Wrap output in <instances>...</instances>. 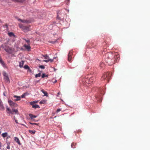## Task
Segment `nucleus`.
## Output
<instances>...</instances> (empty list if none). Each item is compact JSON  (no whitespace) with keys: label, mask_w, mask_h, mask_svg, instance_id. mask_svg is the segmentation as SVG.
Instances as JSON below:
<instances>
[{"label":"nucleus","mask_w":150,"mask_h":150,"mask_svg":"<svg viewBox=\"0 0 150 150\" xmlns=\"http://www.w3.org/2000/svg\"><path fill=\"white\" fill-rule=\"evenodd\" d=\"M61 110V109H57V112H59Z\"/></svg>","instance_id":"c9c22d12"},{"label":"nucleus","mask_w":150,"mask_h":150,"mask_svg":"<svg viewBox=\"0 0 150 150\" xmlns=\"http://www.w3.org/2000/svg\"><path fill=\"white\" fill-rule=\"evenodd\" d=\"M9 113H11V114H14V113H13V110H12V111H11L10 110V111L9 112Z\"/></svg>","instance_id":"72a5a7b5"},{"label":"nucleus","mask_w":150,"mask_h":150,"mask_svg":"<svg viewBox=\"0 0 150 150\" xmlns=\"http://www.w3.org/2000/svg\"><path fill=\"white\" fill-rule=\"evenodd\" d=\"M104 65L103 64V63H101L100 64V67H102L103 65Z\"/></svg>","instance_id":"37998d69"},{"label":"nucleus","mask_w":150,"mask_h":150,"mask_svg":"<svg viewBox=\"0 0 150 150\" xmlns=\"http://www.w3.org/2000/svg\"><path fill=\"white\" fill-rule=\"evenodd\" d=\"M18 21H20L23 23L27 24L30 23V21L27 20H22L20 18L18 19Z\"/></svg>","instance_id":"39448f33"},{"label":"nucleus","mask_w":150,"mask_h":150,"mask_svg":"<svg viewBox=\"0 0 150 150\" xmlns=\"http://www.w3.org/2000/svg\"><path fill=\"white\" fill-rule=\"evenodd\" d=\"M24 46L27 49L29 50L30 48V47L29 46V45H24Z\"/></svg>","instance_id":"a211bd4d"},{"label":"nucleus","mask_w":150,"mask_h":150,"mask_svg":"<svg viewBox=\"0 0 150 150\" xmlns=\"http://www.w3.org/2000/svg\"><path fill=\"white\" fill-rule=\"evenodd\" d=\"M24 40H25L26 42H27L28 43H29L30 42V40H26L25 39H24Z\"/></svg>","instance_id":"f704fd0d"},{"label":"nucleus","mask_w":150,"mask_h":150,"mask_svg":"<svg viewBox=\"0 0 150 150\" xmlns=\"http://www.w3.org/2000/svg\"><path fill=\"white\" fill-rule=\"evenodd\" d=\"M49 61H50L51 62H52L53 61V59H49Z\"/></svg>","instance_id":"58836bf2"},{"label":"nucleus","mask_w":150,"mask_h":150,"mask_svg":"<svg viewBox=\"0 0 150 150\" xmlns=\"http://www.w3.org/2000/svg\"><path fill=\"white\" fill-rule=\"evenodd\" d=\"M29 115L31 119H33L34 118H35L37 117L36 116L32 114H30Z\"/></svg>","instance_id":"4468645a"},{"label":"nucleus","mask_w":150,"mask_h":150,"mask_svg":"<svg viewBox=\"0 0 150 150\" xmlns=\"http://www.w3.org/2000/svg\"><path fill=\"white\" fill-rule=\"evenodd\" d=\"M14 140L19 145H21V143H20L19 139L18 137H15L14 138Z\"/></svg>","instance_id":"1a4fd4ad"},{"label":"nucleus","mask_w":150,"mask_h":150,"mask_svg":"<svg viewBox=\"0 0 150 150\" xmlns=\"http://www.w3.org/2000/svg\"><path fill=\"white\" fill-rule=\"evenodd\" d=\"M4 79L6 82L9 83H10V80L8 77V74L5 71H4L3 73Z\"/></svg>","instance_id":"20e7f679"},{"label":"nucleus","mask_w":150,"mask_h":150,"mask_svg":"<svg viewBox=\"0 0 150 150\" xmlns=\"http://www.w3.org/2000/svg\"><path fill=\"white\" fill-rule=\"evenodd\" d=\"M39 67L42 69H44L45 68V67L43 65H40L39 66Z\"/></svg>","instance_id":"c756f323"},{"label":"nucleus","mask_w":150,"mask_h":150,"mask_svg":"<svg viewBox=\"0 0 150 150\" xmlns=\"http://www.w3.org/2000/svg\"><path fill=\"white\" fill-rule=\"evenodd\" d=\"M8 35L10 37H12V36H13L14 37L15 36V35L12 32H11L8 33Z\"/></svg>","instance_id":"f3484780"},{"label":"nucleus","mask_w":150,"mask_h":150,"mask_svg":"<svg viewBox=\"0 0 150 150\" xmlns=\"http://www.w3.org/2000/svg\"><path fill=\"white\" fill-rule=\"evenodd\" d=\"M29 132L30 133L33 134H34L35 133V132H36V131L35 130H29Z\"/></svg>","instance_id":"aec40b11"},{"label":"nucleus","mask_w":150,"mask_h":150,"mask_svg":"<svg viewBox=\"0 0 150 150\" xmlns=\"http://www.w3.org/2000/svg\"><path fill=\"white\" fill-rule=\"evenodd\" d=\"M56 57H54V59H56Z\"/></svg>","instance_id":"09e8293b"},{"label":"nucleus","mask_w":150,"mask_h":150,"mask_svg":"<svg viewBox=\"0 0 150 150\" xmlns=\"http://www.w3.org/2000/svg\"><path fill=\"white\" fill-rule=\"evenodd\" d=\"M24 68L25 69H28L30 71V72L31 70L29 68V67L27 65H25L24 67Z\"/></svg>","instance_id":"412c9836"},{"label":"nucleus","mask_w":150,"mask_h":150,"mask_svg":"<svg viewBox=\"0 0 150 150\" xmlns=\"http://www.w3.org/2000/svg\"><path fill=\"white\" fill-rule=\"evenodd\" d=\"M57 82V80H55V81L54 82V83H55Z\"/></svg>","instance_id":"a18cd8bd"},{"label":"nucleus","mask_w":150,"mask_h":150,"mask_svg":"<svg viewBox=\"0 0 150 150\" xmlns=\"http://www.w3.org/2000/svg\"><path fill=\"white\" fill-rule=\"evenodd\" d=\"M6 148L7 149H10V146H7Z\"/></svg>","instance_id":"a19ab883"},{"label":"nucleus","mask_w":150,"mask_h":150,"mask_svg":"<svg viewBox=\"0 0 150 150\" xmlns=\"http://www.w3.org/2000/svg\"><path fill=\"white\" fill-rule=\"evenodd\" d=\"M30 123L31 125H38V124L36 123H32L30 122Z\"/></svg>","instance_id":"2f4dec72"},{"label":"nucleus","mask_w":150,"mask_h":150,"mask_svg":"<svg viewBox=\"0 0 150 150\" xmlns=\"http://www.w3.org/2000/svg\"><path fill=\"white\" fill-rule=\"evenodd\" d=\"M1 147V143L0 142V147Z\"/></svg>","instance_id":"de8ad7c7"},{"label":"nucleus","mask_w":150,"mask_h":150,"mask_svg":"<svg viewBox=\"0 0 150 150\" xmlns=\"http://www.w3.org/2000/svg\"><path fill=\"white\" fill-rule=\"evenodd\" d=\"M117 58H118L117 56H115L112 53L110 52L105 54V60L109 65H111L114 64L116 61Z\"/></svg>","instance_id":"f257e3e1"},{"label":"nucleus","mask_w":150,"mask_h":150,"mask_svg":"<svg viewBox=\"0 0 150 150\" xmlns=\"http://www.w3.org/2000/svg\"><path fill=\"white\" fill-rule=\"evenodd\" d=\"M7 108V110L8 111H9V112L10 111V110H10V109H9V108H8V107H7V108Z\"/></svg>","instance_id":"e433bc0d"},{"label":"nucleus","mask_w":150,"mask_h":150,"mask_svg":"<svg viewBox=\"0 0 150 150\" xmlns=\"http://www.w3.org/2000/svg\"><path fill=\"white\" fill-rule=\"evenodd\" d=\"M8 102L9 103L10 105L12 107H16L17 106V104L16 103L11 100L8 101Z\"/></svg>","instance_id":"423d86ee"},{"label":"nucleus","mask_w":150,"mask_h":150,"mask_svg":"<svg viewBox=\"0 0 150 150\" xmlns=\"http://www.w3.org/2000/svg\"><path fill=\"white\" fill-rule=\"evenodd\" d=\"M25 94H23L22 96H21V97L22 98H23L25 96Z\"/></svg>","instance_id":"4c0bfd02"},{"label":"nucleus","mask_w":150,"mask_h":150,"mask_svg":"<svg viewBox=\"0 0 150 150\" xmlns=\"http://www.w3.org/2000/svg\"><path fill=\"white\" fill-rule=\"evenodd\" d=\"M14 97L16 98V99L15 100L16 101L19 100L21 99V97L20 96H14Z\"/></svg>","instance_id":"9b49d317"},{"label":"nucleus","mask_w":150,"mask_h":150,"mask_svg":"<svg viewBox=\"0 0 150 150\" xmlns=\"http://www.w3.org/2000/svg\"><path fill=\"white\" fill-rule=\"evenodd\" d=\"M111 75L112 73L111 72H105L103 74L101 79L102 80H106L108 82L111 78Z\"/></svg>","instance_id":"7ed1b4c3"},{"label":"nucleus","mask_w":150,"mask_h":150,"mask_svg":"<svg viewBox=\"0 0 150 150\" xmlns=\"http://www.w3.org/2000/svg\"><path fill=\"white\" fill-rule=\"evenodd\" d=\"M72 54V52H69L68 54V60L70 62L71 59V56Z\"/></svg>","instance_id":"9d476101"},{"label":"nucleus","mask_w":150,"mask_h":150,"mask_svg":"<svg viewBox=\"0 0 150 150\" xmlns=\"http://www.w3.org/2000/svg\"><path fill=\"white\" fill-rule=\"evenodd\" d=\"M43 57H44L45 59H49V56L47 55H43Z\"/></svg>","instance_id":"a878e982"},{"label":"nucleus","mask_w":150,"mask_h":150,"mask_svg":"<svg viewBox=\"0 0 150 150\" xmlns=\"http://www.w3.org/2000/svg\"><path fill=\"white\" fill-rule=\"evenodd\" d=\"M12 110H13V112H15V114H17L18 113V111L17 110H15L13 109Z\"/></svg>","instance_id":"b1692460"},{"label":"nucleus","mask_w":150,"mask_h":150,"mask_svg":"<svg viewBox=\"0 0 150 150\" xmlns=\"http://www.w3.org/2000/svg\"><path fill=\"white\" fill-rule=\"evenodd\" d=\"M60 94V92H59L58 93H57V96H59V95Z\"/></svg>","instance_id":"c03bdc74"},{"label":"nucleus","mask_w":150,"mask_h":150,"mask_svg":"<svg viewBox=\"0 0 150 150\" xmlns=\"http://www.w3.org/2000/svg\"><path fill=\"white\" fill-rule=\"evenodd\" d=\"M1 132L0 131V134L1 133Z\"/></svg>","instance_id":"8fccbe9b"},{"label":"nucleus","mask_w":150,"mask_h":150,"mask_svg":"<svg viewBox=\"0 0 150 150\" xmlns=\"http://www.w3.org/2000/svg\"><path fill=\"white\" fill-rule=\"evenodd\" d=\"M47 76H48L47 75H46L44 73L42 74V78H43L45 77H47Z\"/></svg>","instance_id":"cd10ccee"},{"label":"nucleus","mask_w":150,"mask_h":150,"mask_svg":"<svg viewBox=\"0 0 150 150\" xmlns=\"http://www.w3.org/2000/svg\"><path fill=\"white\" fill-rule=\"evenodd\" d=\"M1 135L3 137L5 138L7 136L8 134L7 132H5L2 133L1 134Z\"/></svg>","instance_id":"f8f14e48"},{"label":"nucleus","mask_w":150,"mask_h":150,"mask_svg":"<svg viewBox=\"0 0 150 150\" xmlns=\"http://www.w3.org/2000/svg\"><path fill=\"white\" fill-rule=\"evenodd\" d=\"M40 108L39 106L37 104H35L34 105H33V108Z\"/></svg>","instance_id":"6ab92c4d"},{"label":"nucleus","mask_w":150,"mask_h":150,"mask_svg":"<svg viewBox=\"0 0 150 150\" xmlns=\"http://www.w3.org/2000/svg\"><path fill=\"white\" fill-rule=\"evenodd\" d=\"M93 79L94 78L93 77L89 79V81L91 82H93Z\"/></svg>","instance_id":"5701e85b"},{"label":"nucleus","mask_w":150,"mask_h":150,"mask_svg":"<svg viewBox=\"0 0 150 150\" xmlns=\"http://www.w3.org/2000/svg\"><path fill=\"white\" fill-rule=\"evenodd\" d=\"M35 102V101L31 102L30 103V104L32 105V107H33V105H35L34 104Z\"/></svg>","instance_id":"c85d7f7f"},{"label":"nucleus","mask_w":150,"mask_h":150,"mask_svg":"<svg viewBox=\"0 0 150 150\" xmlns=\"http://www.w3.org/2000/svg\"><path fill=\"white\" fill-rule=\"evenodd\" d=\"M1 47L2 48L4 49L6 52L8 53H12L13 51V50L12 48L8 46L7 43H5L2 45Z\"/></svg>","instance_id":"f03ea898"},{"label":"nucleus","mask_w":150,"mask_h":150,"mask_svg":"<svg viewBox=\"0 0 150 150\" xmlns=\"http://www.w3.org/2000/svg\"><path fill=\"white\" fill-rule=\"evenodd\" d=\"M74 143H72L71 145V147H72V148H74Z\"/></svg>","instance_id":"473e14b6"},{"label":"nucleus","mask_w":150,"mask_h":150,"mask_svg":"<svg viewBox=\"0 0 150 150\" xmlns=\"http://www.w3.org/2000/svg\"><path fill=\"white\" fill-rule=\"evenodd\" d=\"M0 63L2 64V65L4 67L5 66V64L4 63V62L3 61L2 59L0 57Z\"/></svg>","instance_id":"dca6fc26"},{"label":"nucleus","mask_w":150,"mask_h":150,"mask_svg":"<svg viewBox=\"0 0 150 150\" xmlns=\"http://www.w3.org/2000/svg\"><path fill=\"white\" fill-rule=\"evenodd\" d=\"M14 120H15V122L17 123H18V122H17V120H16L15 119V117L14 116Z\"/></svg>","instance_id":"ea45409f"},{"label":"nucleus","mask_w":150,"mask_h":150,"mask_svg":"<svg viewBox=\"0 0 150 150\" xmlns=\"http://www.w3.org/2000/svg\"><path fill=\"white\" fill-rule=\"evenodd\" d=\"M47 100H42L41 101H40V103H46V102H47Z\"/></svg>","instance_id":"4be33fe9"},{"label":"nucleus","mask_w":150,"mask_h":150,"mask_svg":"<svg viewBox=\"0 0 150 150\" xmlns=\"http://www.w3.org/2000/svg\"><path fill=\"white\" fill-rule=\"evenodd\" d=\"M41 76V74L40 73H38V74H37L35 75V77L36 78H37L38 77H40Z\"/></svg>","instance_id":"393cba45"},{"label":"nucleus","mask_w":150,"mask_h":150,"mask_svg":"<svg viewBox=\"0 0 150 150\" xmlns=\"http://www.w3.org/2000/svg\"><path fill=\"white\" fill-rule=\"evenodd\" d=\"M43 61L46 62H48L49 61V59L47 60H43Z\"/></svg>","instance_id":"7c9ffc66"},{"label":"nucleus","mask_w":150,"mask_h":150,"mask_svg":"<svg viewBox=\"0 0 150 150\" xmlns=\"http://www.w3.org/2000/svg\"><path fill=\"white\" fill-rule=\"evenodd\" d=\"M35 101V103H37V102H38L37 101Z\"/></svg>","instance_id":"49530a36"},{"label":"nucleus","mask_w":150,"mask_h":150,"mask_svg":"<svg viewBox=\"0 0 150 150\" xmlns=\"http://www.w3.org/2000/svg\"><path fill=\"white\" fill-rule=\"evenodd\" d=\"M41 91L44 94V96H48L47 93V92L45 91L43 89Z\"/></svg>","instance_id":"2eb2a0df"},{"label":"nucleus","mask_w":150,"mask_h":150,"mask_svg":"<svg viewBox=\"0 0 150 150\" xmlns=\"http://www.w3.org/2000/svg\"><path fill=\"white\" fill-rule=\"evenodd\" d=\"M7 146H10V142H7Z\"/></svg>","instance_id":"79ce46f5"},{"label":"nucleus","mask_w":150,"mask_h":150,"mask_svg":"<svg viewBox=\"0 0 150 150\" xmlns=\"http://www.w3.org/2000/svg\"><path fill=\"white\" fill-rule=\"evenodd\" d=\"M19 26L20 28H22V29H23V27H24V26H23V25L21 24H19Z\"/></svg>","instance_id":"bb28decb"},{"label":"nucleus","mask_w":150,"mask_h":150,"mask_svg":"<svg viewBox=\"0 0 150 150\" xmlns=\"http://www.w3.org/2000/svg\"><path fill=\"white\" fill-rule=\"evenodd\" d=\"M24 63V62L23 61H22L21 62H19V67H23Z\"/></svg>","instance_id":"ddd939ff"},{"label":"nucleus","mask_w":150,"mask_h":150,"mask_svg":"<svg viewBox=\"0 0 150 150\" xmlns=\"http://www.w3.org/2000/svg\"><path fill=\"white\" fill-rule=\"evenodd\" d=\"M22 30L25 32H27L30 30L29 27L28 26H24V27H23Z\"/></svg>","instance_id":"0eeeda50"},{"label":"nucleus","mask_w":150,"mask_h":150,"mask_svg":"<svg viewBox=\"0 0 150 150\" xmlns=\"http://www.w3.org/2000/svg\"><path fill=\"white\" fill-rule=\"evenodd\" d=\"M4 108L2 102L0 100V110H4Z\"/></svg>","instance_id":"6e6552de"}]
</instances>
